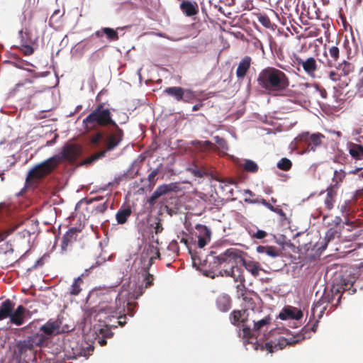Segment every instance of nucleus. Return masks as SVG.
I'll return each instance as SVG.
<instances>
[{"instance_id": "nucleus-34", "label": "nucleus", "mask_w": 363, "mask_h": 363, "mask_svg": "<svg viewBox=\"0 0 363 363\" xmlns=\"http://www.w3.org/2000/svg\"><path fill=\"white\" fill-rule=\"evenodd\" d=\"M257 16V21L265 28H272V23L269 19V18L265 14L262 13H258L255 14Z\"/></svg>"}, {"instance_id": "nucleus-54", "label": "nucleus", "mask_w": 363, "mask_h": 363, "mask_svg": "<svg viewBox=\"0 0 363 363\" xmlns=\"http://www.w3.org/2000/svg\"><path fill=\"white\" fill-rule=\"evenodd\" d=\"M102 138L103 134L101 133H98L92 138V142L94 144H97Z\"/></svg>"}, {"instance_id": "nucleus-9", "label": "nucleus", "mask_w": 363, "mask_h": 363, "mask_svg": "<svg viewBox=\"0 0 363 363\" xmlns=\"http://www.w3.org/2000/svg\"><path fill=\"white\" fill-rule=\"evenodd\" d=\"M80 154V148L75 145H66L63 147L62 152L53 157H57L56 162L57 165L63 160H74Z\"/></svg>"}, {"instance_id": "nucleus-61", "label": "nucleus", "mask_w": 363, "mask_h": 363, "mask_svg": "<svg viewBox=\"0 0 363 363\" xmlns=\"http://www.w3.org/2000/svg\"><path fill=\"white\" fill-rule=\"evenodd\" d=\"M106 209V203H104L103 205H100V206H97V208H96L97 211L101 212V213L104 212Z\"/></svg>"}, {"instance_id": "nucleus-56", "label": "nucleus", "mask_w": 363, "mask_h": 363, "mask_svg": "<svg viewBox=\"0 0 363 363\" xmlns=\"http://www.w3.org/2000/svg\"><path fill=\"white\" fill-rule=\"evenodd\" d=\"M105 152H101L100 155H98V156H93L89 159H87V160L86 161V164H90L92 162L96 160L97 159H99V157H103L104 155Z\"/></svg>"}, {"instance_id": "nucleus-12", "label": "nucleus", "mask_w": 363, "mask_h": 363, "mask_svg": "<svg viewBox=\"0 0 363 363\" xmlns=\"http://www.w3.org/2000/svg\"><path fill=\"white\" fill-rule=\"evenodd\" d=\"M239 263L241 264L254 277H257L259 275V272L262 270V267L258 262L252 259H246L242 257V254H241Z\"/></svg>"}, {"instance_id": "nucleus-33", "label": "nucleus", "mask_w": 363, "mask_h": 363, "mask_svg": "<svg viewBox=\"0 0 363 363\" xmlns=\"http://www.w3.org/2000/svg\"><path fill=\"white\" fill-rule=\"evenodd\" d=\"M130 215H131V210L129 208H125L120 209L116 215L117 222L119 224L125 223Z\"/></svg>"}, {"instance_id": "nucleus-46", "label": "nucleus", "mask_w": 363, "mask_h": 363, "mask_svg": "<svg viewBox=\"0 0 363 363\" xmlns=\"http://www.w3.org/2000/svg\"><path fill=\"white\" fill-rule=\"evenodd\" d=\"M357 88L358 90L363 91V66L360 68L359 70V78L357 83Z\"/></svg>"}, {"instance_id": "nucleus-18", "label": "nucleus", "mask_w": 363, "mask_h": 363, "mask_svg": "<svg viewBox=\"0 0 363 363\" xmlns=\"http://www.w3.org/2000/svg\"><path fill=\"white\" fill-rule=\"evenodd\" d=\"M246 310H234L230 314V320L233 325L239 326L241 323H245L247 321V316L245 315Z\"/></svg>"}, {"instance_id": "nucleus-24", "label": "nucleus", "mask_w": 363, "mask_h": 363, "mask_svg": "<svg viewBox=\"0 0 363 363\" xmlns=\"http://www.w3.org/2000/svg\"><path fill=\"white\" fill-rule=\"evenodd\" d=\"M334 67L339 71L340 74L342 77L348 76L354 72L355 68L352 63L346 60H343L342 62L339 63L337 65H335Z\"/></svg>"}, {"instance_id": "nucleus-28", "label": "nucleus", "mask_w": 363, "mask_h": 363, "mask_svg": "<svg viewBox=\"0 0 363 363\" xmlns=\"http://www.w3.org/2000/svg\"><path fill=\"white\" fill-rule=\"evenodd\" d=\"M279 317L283 320L286 318L299 320L303 317V313L301 310L294 308L292 309H286L284 313L279 314Z\"/></svg>"}, {"instance_id": "nucleus-14", "label": "nucleus", "mask_w": 363, "mask_h": 363, "mask_svg": "<svg viewBox=\"0 0 363 363\" xmlns=\"http://www.w3.org/2000/svg\"><path fill=\"white\" fill-rule=\"evenodd\" d=\"M199 11V5L196 1L183 0V13L186 16L192 17L193 20H195Z\"/></svg>"}, {"instance_id": "nucleus-35", "label": "nucleus", "mask_w": 363, "mask_h": 363, "mask_svg": "<svg viewBox=\"0 0 363 363\" xmlns=\"http://www.w3.org/2000/svg\"><path fill=\"white\" fill-rule=\"evenodd\" d=\"M164 91L173 96L177 101L182 99V88L180 87H169L166 89Z\"/></svg>"}, {"instance_id": "nucleus-1", "label": "nucleus", "mask_w": 363, "mask_h": 363, "mask_svg": "<svg viewBox=\"0 0 363 363\" xmlns=\"http://www.w3.org/2000/svg\"><path fill=\"white\" fill-rule=\"evenodd\" d=\"M159 257V252L152 245H146L142 252L134 260L133 269L138 274L132 275L130 281L124 284L116 298L114 303H101L94 308L91 316L99 323L94 325L95 340L101 346L106 344V338L112 337L111 328L116 327V323L123 325L125 321L121 319L125 318V310L128 314L133 316L135 301L143 293L145 287L150 286L152 277L148 273L149 268L155 259Z\"/></svg>"}, {"instance_id": "nucleus-27", "label": "nucleus", "mask_w": 363, "mask_h": 363, "mask_svg": "<svg viewBox=\"0 0 363 363\" xmlns=\"http://www.w3.org/2000/svg\"><path fill=\"white\" fill-rule=\"evenodd\" d=\"M217 307L222 312L228 311L231 307V300L229 296H220L216 301Z\"/></svg>"}, {"instance_id": "nucleus-59", "label": "nucleus", "mask_w": 363, "mask_h": 363, "mask_svg": "<svg viewBox=\"0 0 363 363\" xmlns=\"http://www.w3.org/2000/svg\"><path fill=\"white\" fill-rule=\"evenodd\" d=\"M274 210L275 211H273V212L279 214V216H281L283 218L286 217V213L283 211L282 209L279 208H275Z\"/></svg>"}, {"instance_id": "nucleus-32", "label": "nucleus", "mask_w": 363, "mask_h": 363, "mask_svg": "<svg viewBox=\"0 0 363 363\" xmlns=\"http://www.w3.org/2000/svg\"><path fill=\"white\" fill-rule=\"evenodd\" d=\"M186 171L191 173L195 177L198 178H201L204 175L207 174V172L205 168L196 164H193L191 166L187 167Z\"/></svg>"}, {"instance_id": "nucleus-39", "label": "nucleus", "mask_w": 363, "mask_h": 363, "mask_svg": "<svg viewBox=\"0 0 363 363\" xmlns=\"http://www.w3.org/2000/svg\"><path fill=\"white\" fill-rule=\"evenodd\" d=\"M292 167V162L288 158H281L277 163V167L284 171H289Z\"/></svg>"}, {"instance_id": "nucleus-63", "label": "nucleus", "mask_w": 363, "mask_h": 363, "mask_svg": "<svg viewBox=\"0 0 363 363\" xmlns=\"http://www.w3.org/2000/svg\"><path fill=\"white\" fill-rule=\"evenodd\" d=\"M268 209H269L270 211H275L274 208L275 207H274L271 203H269V202L267 203V204L266 205V206Z\"/></svg>"}, {"instance_id": "nucleus-30", "label": "nucleus", "mask_w": 363, "mask_h": 363, "mask_svg": "<svg viewBox=\"0 0 363 363\" xmlns=\"http://www.w3.org/2000/svg\"><path fill=\"white\" fill-rule=\"evenodd\" d=\"M328 52L331 59L328 60L327 66L331 68L335 66L336 62L340 58V49L337 46H332L329 48Z\"/></svg>"}, {"instance_id": "nucleus-11", "label": "nucleus", "mask_w": 363, "mask_h": 363, "mask_svg": "<svg viewBox=\"0 0 363 363\" xmlns=\"http://www.w3.org/2000/svg\"><path fill=\"white\" fill-rule=\"evenodd\" d=\"M196 230L198 231V247L201 250L211 240V231L206 225H197Z\"/></svg>"}, {"instance_id": "nucleus-3", "label": "nucleus", "mask_w": 363, "mask_h": 363, "mask_svg": "<svg viewBox=\"0 0 363 363\" xmlns=\"http://www.w3.org/2000/svg\"><path fill=\"white\" fill-rule=\"evenodd\" d=\"M257 82L260 88L274 95L286 90L290 84L289 77L283 71L272 67L262 69Z\"/></svg>"}, {"instance_id": "nucleus-7", "label": "nucleus", "mask_w": 363, "mask_h": 363, "mask_svg": "<svg viewBox=\"0 0 363 363\" xmlns=\"http://www.w3.org/2000/svg\"><path fill=\"white\" fill-rule=\"evenodd\" d=\"M68 331L67 326L61 328V321L60 320H49L40 328V332L43 333L48 339L61 332L66 333Z\"/></svg>"}, {"instance_id": "nucleus-15", "label": "nucleus", "mask_w": 363, "mask_h": 363, "mask_svg": "<svg viewBox=\"0 0 363 363\" xmlns=\"http://www.w3.org/2000/svg\"><path fill=\"white\" fill-rule=\"evenodd\" d=\"M252 59L250 56H245L240 62L236 69V76L238 79H243L249 70Z\"/></svg>"}, {"instance_id": "nucleus-26", "label": "nucleus", "mask_w": 363, "mask_h": 363, "mask_svg": "<svg viewBox=\"0 0 363 363\" xmlns=\"http://www.w3.org/2000/svg\"><path fill=\"white\" fill-rule=\"evenodd\" d=\"M72 349L73 350V358L77 359V357H86L89 356L93 351L94 347L91 345H88L85 347H82L78 348V345L77 344L75 347L72 346Z\"/></svg>"}, {"instance_id": "nucleus-25", "label": "nucleus", "mask_w": 363, "mask_h": 363, "mask_svg": "<svg viewBox=\"0 0 363 363\" xmlns=\"http://www.w3.org/2000/svg\"><path fill=\"white\" fill-rule=\"evenodd\" d=\"M13 304L9 299L2 302L0 305V320L10 318L13 311Z\"/></svg>"}, {"instance_id": "nucleus-45", "label": "nucleus", "mask_w": 363, "mask_h": 363, "mask_svg": "<svg viewBox=\"0 0 363 363\" xmlns=\"http://www.w3.org/2000/svg\"><path fill=\"white\" fill-rule=\"evenodd\" d=\"M164 185L167 187V193L177 192L180 190L179 184L177 182Z\"/></svg>"}, {"instance_id": "nucleus-50", "label": "nucleus", "mask_w": 363, "mask_h": 363, "mask_svg": "<svg viewBox=\"0 0 363 363\" xmlns=\"http://www.w3.org/2000/svg\"><path fill=\"white\" fill-rule=\"evenodd\" d=\"M236 288H237L238 292L240 293V296H244V294H245V291L247 289L245 287V282L239 283L237 285Z\"/></svg>"}, {"instance_id": "nucleus-49", "label": "nucleus", "mask_w": 363, "mask_h": 363, "mask_svg": "<svg viewBox=\"0 0 363 363\" xmlns=\"http://www.w3.org/2000/svg\"><path fill=\"white\" fill-rule=\"evenodd\" d=\"M317 327H318V321H315L311 327L308 325H306V326H304L302 329V331L304 332L305 333H307V331H308V330H311L315 333L317 330Z\"/></svg>"}, {"instance_id": "nucleus-48", "label": "nucleus", "mask_w": 363, "mask_h": 363, "mask_svg": "<svg viewBox=\"0 0 363 363\" xmlns=\"http://www.w3.org/2000/svg\"><path fill=\"white\" fill-rule=\"evenodd\" d=\"M155 192L160 197L162 195L167 194V187L164 184L157 186L155 190Z\"/></svg>"}, {"instance_id": "nucleus-58", "label": "nucleus", "mask_w": 363, "mask_h": 363, "mask_svg": "<svg viewBox=\"0 0 363 363\" xmlns=\"http://www.w3.org/2000/svg\"><path fill=\"white\" fill-rule=\"evenodd\" d=\"M154 228L156 234L160 233L162 230V227L159 222L155 223V226Z\"/></svg>"}, {"instance_id": "nucleus-43", "label": "nucleus", "mask_w": 363, "mask_h": 363, "mask_svg": "<svg viewBox=\"0 0 363 363\" xmlns=\"http://www.w3.org/2000/svg\"><path fill=\"white\" fill-rule=\"evenodd\" d=\"M341 230H339L338 228H330L326 233L325 239H327L328 242L334 239L335 236L340 233Z\"/></svg>"}, {"instance_id": "nucleus-8", "label": "nucleus", "mask_w": 363, "mask_h": 363, "mask_svg": "<svg viewBox=\"0 0 363 363\" xmlns=\"http://www.w3.org/2000/svg\"><path fill=\"white\" fill-rule=\"evenodd\" d=\"M294 62L297 65L301 66L308 76L312 78L315 77V73L318 69V65L313 57H309L304 60L299 56L294 55Z\"/></svg>"}, {"instance_id": "nucleus-44", "label": "nucleus", "mask_w": 363, "mask_h": 363, "mask_svg": "<svg viewBox=\"0 0 363 363\" xmlns=\"http://www.w3.org/2000/svg\"><path fill=\"white\" fill-rule=\"evenodd\" d=\"M342 77V76L340 74L339 71L336 68L330 71L328 73L329 79L334 82L340 81Z\"/></svg>"}, {"instance_id": "nucleus-38", "label": "nucleus", "mask_w": 363, "mask_h": 363, "mask_svg": "<svg viewBox=\"0 0 363 363\" xmlns=\"http://www.w3.org/2000/svg\"><path fill=\"white\" fill-rule=\"evenodd\" d=\"M242 337L247 340L248 343H252L253 340H256V337H254L252 329L248 326H245L244 323L242 324Z\"/></svg>"}, {"instance_id": "nucleus-17", "label": "nucleus", "mask_w": 363, "mask_h": 363, "mask_svg": "<svg viewBox=\"0 0 363 363\" xmlns=\"http://www.w3.org/2000/svg\"><path fill=\"white\" fill-rule=\"evenodd\" d=\"M77 236V230L71 228L64 235L62 242L61 249L62 252L67 250L68 246L71 245L74 240H76Z\"/></svg>"}, {"instance_id": "nucleus-37", "label": "nucleus", "mask_w": 363, "mask_h": 363, "mask_svg": "<svg viewBox=\"0 0 363 363\" xmlns=\"http://www.w3.org/2000/svg\"><path fill=\"white\" fill-rule=\"evenodd\" d=\"M271 320L272 319L269 316H266L262 320L255 321L253 330L256 332L261 330L263 327L269 325L271 322Z\"/></svg>"}, {"instance_id": "nucleus-64", "label": "nucleus", "mask_w": 363, "mask_h": 363, "mask_svg": "<svg viewBox=\"0 0 363 363\" xmlns=\"http://www.w3.org/2000/svg\"><path fill=\"white\" fill-rule=\"evenodd\" d=\"M95 34H96V35L97 37L100 38V37H101V36H102V35L104 34V32H103V30H102V29H101V30H97V31L96 32V33H95Z\"/></svg>"}, {"instance_id": "nucleus-31", "label": "nucleus", "mask_w": 363, "mask_h": 363, "mask_svg": "<svg viewBox=\"0 0 363 363\" xmlns=\"http://www.w3.org/2000/svg\"><path fill=\"white\" fill-rule=\"evenodd\" d=\"M47 339L43 333H36L30 337L28 342L30 347L41 346L45 343Z\"/></svg>"}, {"instance_id": "nucleus-57", "label": "nucleus", "mask_w": 363, "mask_h": 363, "mask_svg": "<svg viewBox=\"0 0 363 363\" xmlns=\"http://www.w3.org/2000/svg\"><path fill=\"white\" fill-rule=\"evenodd\" d=\"M317 89L319 91L321 96L325 99L327 97V91L324 88L320 87L318 85H316Z\"/></svg>"}, {"instance_id": "nucleus-4", "label": "nucleus", "mask_w": 363, "mask_h": 363, "mask_svg": "<svg viewBox=\"0 0 363 363\" xmlns=\"http://www.w3.org/2000/svg\"><path fill=\"white\" fill-rule=\"evenodd\" d=\"M58 157H51L33 167L26 177L27 182H36L45 177L57 166Z\"/></svg>"}, {"instance_id": "nucleus-5", "label": "nucleus", "mask_w": 363, "mask_h": 363, "mask_svg": "<svg viewBox=\"0 0 363 363\" xmlns=\"http://www.w3.org/2000/svg\"><path fill=\"white\" fill-rule=\"evenodd\" d=\"M325 135L320 133H309L303 132L296 138V143L300 147H303L305 151H315L323 144V140Z\"/></svg>"}, {"instance_id": "nucleus-62", "label": "nucleus", "mask_w": 363, "mask_h": 363, "mask_svg": "<svg viewBox=\"0 0 363 363\" xmlns=\"http://www.w3.org/2000/svg\"><path fill=\"white\" fill-rule=\"evenodd\" d=\"M243 300L245 301V302H247V303H250V302H252V298H249L247 296H245V294H244V296H242Z\"/></svg>"}, {"instance_id": "nucleus-55", "label": "nucleus", "mask_w": 363, "mask_h": 363, "mask_svg": "<svg viewBox=\"0 0 363 363\" xmlns=\"http://www.w3.org/2000/svg\"><path fill=\"white\" fill-rule=\"evenodd\" d=\"M160 198V196L155 191L152 193L150 199H148V202L150 205H153L155 201Z\"/></svg>"}, {"instance_id": "nucleus-22", "label": "nucleus", "mask_w": 363, "mask_h": 363, "mask_svg": "<svg viewBox=\"0 0 363 363\" xmlns=\"http://www.w3.org/2000/svg\"><path fill=\"white\" fill-rule=\"evenodd\" d=\"M346 177V172L342 169L335 170L332 178V184L328 186L336 191L340 187Z\"/></svg>"}, {"instance_id": "nucleus-51", "label": "nucleus", "mask_w": 363, "mask_h": 363, "mask_svg": "<svg viewBox=\"0 0 363 363\" xmlns=\"http://www.w3.org/2000/svg\"><path fill=\"white\" fill-rule=\"evenodd\" d=\"M267 233L262 230H258L253 234L252 237L256 239H262L267 236Z\"/></svg>"}, {"instance_id": "nucleus-53", "label": "nucleus", "mask_w": 363, "mask_h": 363, "mask_svg": "<svg viewBox=\"0 0 363 363\" xmlns=\"http://www.w3.org/2000/svg\"><path fill=\"white\" fill-rule=\"evenodd\" d=\"M167 249L169 251H172L174 252H179V248L177 247V243L174 241H172V242L169 243V245H168L167 247Z\"/></svg>"}, {"instance_id": "nucleus-21", "label": "nucleus", "mask_w": 363, "mask_h": 363, "mask_svg": "<svg viewBox=\"0 0 363 363\" xmlns=\"http://www.w3.org/2000/svg\"><path fill=\"white\" fill-rule=\"evenodd\" d=\"M291 342H289L286 338L281 337L278 340L277 343L273 344L272 342L265 343V348L269 352L272 353L275 351L282 350L286 345H291Z\"/></svg>"}, {"instance_id": "nucleus-19", "label": "nucleus", "mask_w": 363, "mask_h": 363, "mask_svg": "<svg viewBox=\"0 0 363 363\" xmlns=\"http://www.w3.org/2000/svg\"><path fill=\"white\" fill-rule=\"evenodd\" d=\"M199 26L200 23L199 21L186 26L183 28V38H196L200 32Z\"/></svg>"}, {"instance_id": "nucleus-10", "label": "nucleus", "mask_w": 363, "mask_h": 363, "mask_svg": "<svg viewBox=\"0 0 363 363\" xmlns=\"http://www.w3.org/2000/svg\"><path fill=\"white\" fill-rule=\"evenodd\" d=\"M220 274L222 276L231 277L234 281L238 283L245 282V278L243 274V271L237 264H233L230 267L223 269Z\"/></svg>"}, {"instance_id": "nucleus-47", "label": "nucleus", "mask_w": 363, "mask_h": 363, "mask_svg": "<svg viewBox=\"0 0 363 363\" xmlns=\"http://www.w3.org/2000/svg\"><path fill=\"white\" fill-rule=\"evenodd\" d=\"M329 303L328 296H323L315 304V308L322 306L324 303Z\"/></svg>"}, {"instance_id": "nucleus-2", "label": "nucleus", "mask_w": 363, "mask_h": 363, "mask_svg": "<svg viewBox=\"0 0 363 363\" xmlns=\"http://www.w3.org/2000/svg\"><path fill=\"white\" fill-rule=\"evenodd\" d=\"M83 125L86 130H91L96 126H104L111 125L113 130L104 140L107 150H112L119 145L123 139V130L119 128L117 123L112 120L108 108H104L103 104H99L91 113H89L82 121Z\"/></svg>"}, {"instance_id": "nucleus-6", "label": "nucleus", "mask_w": 363, "mask_h": 363, "mask_svg": "<svg viewBox=\"0 0 363 363\" xmlns=\"http://www.w3.org/2000/svg\"><path fill=\"white\" fill-rule=\"evenodd\" d=\"M212 254L213 252H211L210 256L216 259L215 263H217L218 265H223V267H226L227 266L230 267L232 265L239 263L241 254H243V252L238 249L229 248L218 256L213 257Z\"/></svg>"}, {"instance_id": "nucleus-42", "label": "nucleus", "mask_w": 363, "mask_h": 363, "mask_svg": "<svg viewBox=\"0 0 363 363\" xmlns=\"http://www.w3.org/2000/svg\"><path fill=\"white\" fill-rule=\"evenodd\" d=\"M160 172V170L159 169H153L148 175L147 177V180L150 183V186H152L155 184L156 183V181H157V176L158 175Z\"/></svg>"}, {"instance_id": "nucleus-23", "label": "nucleus", "mask_w": 363, "mask_h": 363, "mask_svg": "<svg viewBox=\"0 0 363 363\" xmlns=\"http://www.w3.org/2000/svg\"><path fill=\"white\" fill-rule=\"evenodd\" d=\"M183 243H184L189 249V252L192 259V265L197 269L200 268L201 267L206 266V262H207L206 259L203 260L201 257L198 255L199 252H193L191 248L187 245V241L184 238H183Z\"/></svg>"}, {"instance_id": "nucleus-29", "label": "nucleus", "mask_w": 363, "mask_h": 363, "mask_svg": "<svg viewBox=\"0 0 363 363\" xmlns=\"http://www.w3.org/2000/svg\"><path fill=\"white\" fill-rule=\"evenodd\" d=\"M258 253L266 254L271 257H277L279 255V250L277 247L268 245H259L257 247Z\"/></svg>"}, {"instance_id": "nucleus-36", "label": "nucleus", "mask_w": 363, "mask_h": 363, "mask_svg": "<svg viewBox=\"0 0 363 363\" xmlns=\"http://www.w3.org/2000/svg\"><path fill=\"white\" fill-rule=\"evenodd\" d=\"M243 168L245 171L252 173H256L259 169L257 164L250 160H245L243 164Z\"/></svg>"}, {"instance_id": "nucleus-52", "label": "nucleus", "mask_w": 363, "mask_h": 363, "mask_svg": "<svg viewBox=\"0 0 363 363\" xmlns=\"http://www.w3.org/2000/svg\"><path fill=\"white\" fill-rule=\"evenodd\" d=\"M333 222L334 223V224H335V227L336 228H338V229H339V230H342V228H343V227L341 225V223H342V218H341L340 216H336V217L334 218V220H333Z\"/></svg>"}, {"instance_id": "nucleus-40", "label": "nucleus", "mask_w": 363, "mask_h": 363, "mask_svg": "<svg viewBox=\"0 0 363 363\" xmlns=\"http://www.w3.org/2000/svg\"><path fill=\"white\" fill-rule=\"evenodd\" d=\"M102 30L109 39L113 40H116L118 39V33L115 30L110 28H102Z\"/></svg>"}, {"instance_id": "nucleus-41", "label": "nucleus", "mask_w": 363, "mask_h": 363, "mask_svg": "<svg viewBox=\"0 0 363 363\" xmlns=\"http://www.w3.org/2000/svg\"><path fill=\"white\" fill-rule=\"evenodd\" d=\"M79 281H81L80 277L75 279L73 284H72L70 289L71 294L77 295L81 291V288L79 286Z\"/></svg>"}, {"instance_id": "nucleus-20", "label": "nucleus", "mask_w": 363, "mask_h": 363, "mask_svg": "<svg viewBox=\"0 0 363 363\" xmlns=\"http://www.w3.org/2000/svg\"><path fill=\"white\" fill-rule=\"evenodd\" d=\"M347 148L351 157L356 160L363 159V146L354 143H348Z\"/></svg>"}, {"instance_id": "nucleus-60", "label": "nucleus", "mask_w": 363, "mask_h": 363, "mask_svg": "<svg viewBox=\"0 0 363 363\" xmlns=\"http://www.w3.org/2000/svg\"><path fill=\"white\" fill-rule=\"evenodd\" d=\"M259 202L261 203L264 206H266V205L268 203L264 199H262L260 201H258L257 199L254 200V201H250V203H259Z\"/></svg>"}, {"instance_id": "nucleus-16", "label": "nucleus", "mask_w": 363, "mask_h": 363, "mask_svg": "<svg viewBox=\"0 0 363 363\" xmlns=\"http://www.w3.org/2000/svg\"><path fill=\"white\" fill-rule=\"evenodd\" d=\"M325 191H326V195L324 199L323 203H324L325 208L328 211H331L333 208L334 205L336 201L337 191H336L332 188L328 187L327 189L325 190Z\"/></svg>"}, {"instance_id": "nucleus-13", "label": "nucleus", "mask_w": 363, "mask_h": 363, "mask_svg": "<svg viewBox=\"0 0 363 363\" xmlns=\"http://www.w3.org/2000/svg\"><path fill=\"white\" fill-rule=\"evenodd\" d=\"M28 313L23 306H18L15 311H12L10 316V323L17 326L23 325L26 315Z\"/></svg>"}]
</instances>
